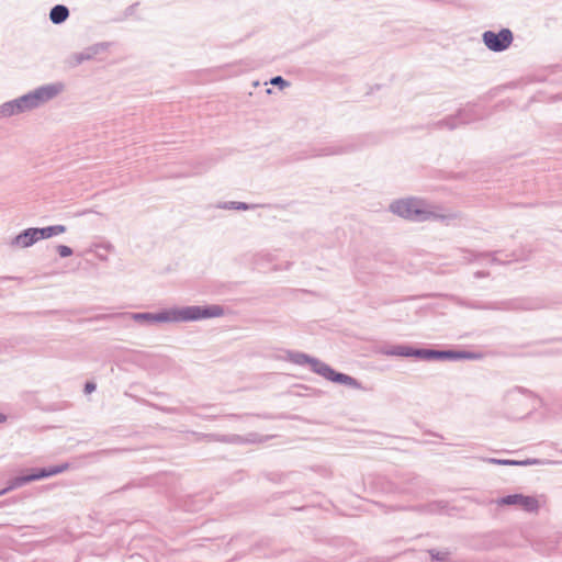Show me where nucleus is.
Segmentation results:
<instances>
[{"label":"nucleus","instance_id":"nucleus-23","mask_svg":"<svg viewBox=\"0 0 562 562\" xmlns=\"http://www.w3.org/2000/svg\"><path fill=\"white\" fill-rule=\"evenodd\" d=\"M428 554L430 555L431 562H452L451 554L449 551H439L437 549H429Z\"/></svg>","mask_w":562,"mask_h":562},{"label":"nucleus","instance_id":"nucleus-1","mask_svg":"<svg viewBox=\"0 0 562 562\" xmlns=\"http://www.w3.org/2000/svg\"><path fill=\"white\" fill-rule=\"evenodd\" d=\"M285 360L297 366H310L312 372L323 376L329 382L346 385L352 389H360L361 383L353 376L336 371L329 364L321 361L302 351L286 350Z\"/></svg>","mask_w":562,"mask_h":562},{"label":"nucleus","instance_id":"nucleus-10","mask_svg":"<svg viewBox=\"0 0 562 562\" xmlns=\"http://www.w3.org/2000/svg\"><path fill=\"white\" fill-rule=\"evenodd\" d=\"M381 353L390 357L415 358L428 361L429 348H419L409 344H397L383 347Z\"/></svg>","mask_w":562,"mask_h":562},{"label":"nucleus","instance_id":"nucleus-26","mask_svg":"<svg viewBox=\"0 0 562 562\" xmlns=\"http://www.w3.org/2000/svg\"><path fill=\"white\" fill-rule=\"evenodd\" d=\"M271 85L278 87L279 89H283L290 86V82L285 80L282 76H274L270 79Z\"/></svg>","mask_w":562,"mask_h":562},{"label":"nucleus","instance_id":"nucleus-24","mask_svg":"<svg viewBox=\"0 0 562 562\" xmlns=\"http://www.w3.org/2000/svg\"><path fill=\"white\" fill-rule=\"evenodd\" d=\"M548 463H551V461L543 460V459H537V458H527L525 460H514L513 459L512 465L529 467V465H542V464H548Z\"/></svg>","mask_w":562,"mask_h":562},{"label":"nucleus","instance_id":"nucleus-35","mask_svg":"<svg viewBox=\"0 0 562 562\" xmlns=\"http://www.w3.org/2000/svg\"><path fill=\"white\" fill-rule=\"evenodd\" d=\"M132 486H134V484H133V483H128V484L124 485V486L121 488V491L128 490V488H130V487H132Z\"/></svg>","mask_w":562,"mask_h":562},{"label":"nucleus","instance_id":"nucleus-7","mask_svg":"<svg viewBox=\"0 0 562 562\" xmlns=\"http://www.w3.org/2000/svg\"><path fill=\"white\" fill-rule=\"evenodd\" d=\"M224 313V307L217 304L175 307L176 322H195L221 317Z\"/></svg>","mask_w":562,"mask_h":562},{"label":"nucleus","instance_id":"nucleus-30","mask_svg":"<svg viewBox=\"0 0 562 562\" xmlns=\"http://www.w3.org/2000/svg\"><path fill=\"white\" fill-rule=\"evenodd\" d=\"M222 442H237L240 440V437L237 435H234L232 439H228V436L223 435L221 439H218Z\"/></svg>","mask_w":562,"mask_h":562},{"label":"nucleus","instance_id":"nucleus-4","mask_svg":"<svg viewBox=\"0 0 562 562\" xmlns=\"http://www.w3.org/2000/svg\"><path fill=\"white\" fill-rule=\"evenodd\" d=\"M65 89V85L60 81L41 86L16 99L14 102L19 113H24L40 108L41 105L52 101L59 95Z\"/></svg>","mask_w":562,"mask_h":562},{"label":"nucleus","instance_id":"nucleus-16","mask_svg":"<svg viewBox=\"0 0 562 562\" xmlns=\"http://www.w3.org/2000/svg\"><path fill=\"white\" fill-rule=\"evenodd\" d=\"M502 251H485V252H469L471 257L467 258L469 261H473L480 257H490L491 258V262L492 263H496V265H505V263H508L510 262V260L508 261H504V260H501L496 257L497 254H501ZM510 257H512V261H518V260H526L527 257H524L521 255H518L516 251L512 252L510 254Z\"/></svg>","mask_w":562,"mask_h":562},{"label":"nucleus","instance_id":"nucleus-34","mask_svg":"<svg viewBox=\"0 0 562 562\" xmlns=\"http://www.w3.org/2000/svg\"><path fill=\"white\" fill-rule=\"evenodd\" d=\"M7 418H8V417H7V415H5V414L0 413V424H1V423H4V422L7 420Z\"/></svg>","mask_w":562,"mask_h":562},{"label":"nucleus","instance_id":"nucleus-9","mask_svg":"<svg viewBox=\"0 0 562 562\" xmlns=\"http://www.w3.org/2000/svg\"><path fill=\"white\" fill-rule=\"evenodd\" d=\"M482 41L490 50L501 53L506 50L512 45L514 41V34L507 27H503L498 32L485 31L482 34Z\"/></svg>","mask_w":562,"mask_h":562},{"label":"nucleus","instance_id":"nucleus-18","mask_svg":"<svg viewBox=\"0 0 562 562\" xmlns=\"http://www.w3.org/2000/svg\"><path fill=\"white\" fill-rule=\"evenodd\" d=\"M427 127L430 130L447 128L449 131H454L459 127V123L456 117V114L453 113V114H450V115L443 117L442 120H439V121L428 124Z\"/></svg>","mask_w":562,"mask_h":562},{"label":"nucleus","instance_id":"nucleus-21","mask_svg":"<svg viewBox=\"0 0 562 562\" xmlns=\"http://www.w3.org/2000/svg\"><path fill=\"white\" fill-rule=\"evenodd\" d=\"M14 99L7 101L0 105V119L10 117L20 114L16 109Z\"/></svg>","mask_w":562,"mask_h":562},{"label":"nucleus","instance_id":"nucleus-5","mask_svg":"<svg viewBox=\"0 0 562 562\" xmlns=\"http://www.w3.org/2000/svg\"><path fill=\"white\" fill-rule=\"evenodd\" d=\"M366 145L363 136L350 137L324 147H311L296 159H306L312 157L348 155L360 150Z\"/></svg>","mask_w":562,"mask_h":562},{"label":"nucleus","instance_id":"nucleus-6","mask_svg":"<svg viewBox=\"0 0 562 562\" xmlns=\"http://www.w3.org/2000/svg\"><path fill=\"white\" fill-rule=\"evenodd\" d=\"M68 469H69V463H67V462L56 464V465L44 467V468L27 469L24 473L14 476L9 482V485L5 488L0 491V495H3L9 491L21 487L31 482L40 481L43 479H47V477L57 475L59 473L65 472Z\"/></svg>","mask_w":562,"mask_h":562},{"label":"nucleus","instance_id":"nucleus-25","mask_svg":"<svg viewBox=\"0 0 562 562\" xmlns=\"http://www.w3.org/2000/svg\"><path fill=\"white\" fill-rule=\"evenodd\" d=\"M448 506L447 502L443 501H435L431 503H428L424 506V510L430 514H437L441 513L443 509H446Z\"/></svg>","mask_w":562,"mask_h":562},{"label":"nucleus","instance_id":"nucleus-15","mask_svg":"<svg viewBox=\"0 0 562 562\" xmlns=\"http://www.w3.org/2000/svg\"><path fill=\"white\" fill-rule=\"evenodd\" d=\"M38 241L36 227H29L14 236L9 245L13 248H27Z\"/></svg>","mask_w":562,"mask_h":562},{"label":"nucleus","instance_id":"nucleus-14","mask_svg":"<svg viewBox=\"0 0 562 562\" xmlns=\"http://www.w3.org/2000/svg\"><path fill=\"white\" fill-rule=\"evenodd\" d=\"M454 114L459 126L468 125L485 119V115L479 112L475 103H468L465 106L459 108Z\"/></svg>","mask_w":562,"mask_h":562},{"label":"nucleus","instance_id":"nucleus-27","mask_svg":"<svg viewBox=\"0 0 562 562\" xmlns=\"http://www.w3.org/2000/svg\"><path fill=\"white\" fill-rule=\"evenodd\" d=\"M56 250L61 258L70 257L74 254L72 248L66 245H58Z\"/></svg>","mask_w":562,"mask_h":562},{"label":"nucleus","instance_id":"nucleus-2","mask_svg":"<svg viewBox=\"0 0 562 562\" xmlns=\"http://www.w3.org/2000/svg\"><path fill=\"white\" fill-rule=\"evenodd\" d=\"M468 306L474 310L521 313L548 308L550 304L542 297H513L496 302H472Z\"/></svg>","mask_w":562,"mask_h":562},{"label":"nucleus","instance_id":"nucleus-17","mask_svg":"<svg viewBox=\"0 0 562 562\" xmlns=\"http://www.w3.org/2000/svg\"><path fill=\"white\" fill-rule=\"evenodd\" d=\"M69 15L70 11L65 4H55L49 11V20L55 25L66 22Z\"/></svg>","mask_w":562,"mask_h":562},{"label":"nucleus","instance_id":"nucleus-12","mask_svg":"<svg viewBox=\"0 0 562 562\" xmlns=\"http://www.w3.org/2000/svg\"><path fill=\"white\" fill-rule=\"evenodd\" d=\"M501 506H518L527 513H537L539 502L535 496L524 495L521 493L508 494L497 501Z\"/></svg>","mask_w":562,"mask_h":562},{"label":"nucleus","instance_id":"nucleus-32","mask_svg":"<svg viewBox=\"0 0 562 562\" xmlns=\"http://www.w3.org/2000/svg\"><path fill=\"white\" fill-rule=\"evenodd\" d=\"M258 437H259L258 434H249V438H247L246 441L247 442L262 441L261 438L259 439Z\"/></svg>","mask_w":562,"mask_h":562},{"label":"nucleus","instance_id":"nucleus-19","mask_svg":"<svg viewBox=\"0 0 562 562\" xmlns=\"http://www.w3.org/2000/svg\"><path fill=\"white\" fill-rule=\"evenodd\" d=\"M38 240L48 239L67 231L65 225H50L46 227H36Z\"/></svg>","mask_w":562,"mask_h":562},{"label":"nucleus","instance_id":"nucleus-28","mask_svg":"<svg viewBox=\"0 0 562 562\" xmlns=\"http://www.w3.org/2000/svg\"><path fill=\"white\" fill-rule=\"evenodd\" d=\"M486 461L488 463L497 464V465H512V463H513V459L488 458Z\"/></svg>","mask_w":562,"mask_h":562},{"label":"nucleus","instance_id":"nucleus-20","mask_svg":"<svg viewBox=\"0 0 562 562\" xmlns=\"http://www.w3.org/2000/svg\"><path fill=\"white\" fill-rule=\"evenodd\" d=\"M519 394H522L526 396H533V393L530 390L525 389L522 386H515L505 393L504 401L507 404H510L516 401V395H519Z\"/></svg>","mask_w":562,"mask_h":562},{"label":"nucleus","instance_id":"nucleus-31","mask_svg":"<svg viewBox=\"0 0 562 562\" xmlns=\"http://www.w3.org/2000/svg\"><path fill=\"white\" fill-rule=\"evenodd\" d=\"M137 4H138V3H134V4H132V5H128V7L125 9V11H124V16H125V18H127V16L132 15V14L134 13L135 8H136V5H137Z\"/></svg>","mask_w":562,"mask_h":562},{"label":"nucleus","instance_id":"nucleus-3","mask_svg":"<svg viewBox=\"0 0 562 562\" xmlns=\"http://www.w3.org/2000/svg\"><path fill=\"white\" fill-rule=\"evenodd\" d=\"M390 211L412 222L443 220L445 216L431 211L425 201L416 198L401 199L390 204Z\"/></svg>","mask_w":562,"mask_h":562},{"label":"nucleus","instance_id":"nucleus-8","mask_svg":"<svg viewBox=\"0 0 562 562\" xmlns=\"http://www.w3.org/2000/svg\"><path fill=\"white\" fill-rule=\"evenodd\" d=\"M123 318V319H133L134 322L140 325H153L156 323H170L176 322L175 317V307L172 308H164L157 313L151 312H137V313H117L111 315H103L102 318Z\"/></svg>","mask_w":562,"mask_h":562},{"label":"nucleus","instance_id":"nucleus-22","mask_svg":"<svg viewBox=\"0 0 562 562\" xmlns=\"http://www.w3.org/2000/svg\"><path fill=\"white\" fill-rule=\"evenodd\" d=\"M218 207L220 209H225V210L247 211V210L255 209L256 205L255 204H248L246 202L229 201V202H224V203L220 204Z\"/></svg>","mask_w":562,"mask_h":562},{"label":"nucleus","instance_id":"nucleus-13","mask_svg":"<svg viewBox=\"0 0 562 562\" xmlns=\"http://www.w3.org/2000/svg\"><path fill=\"white\" fill-rule=\"evenodd\" d=\"M110 42H100L86 47L82 52L74 53L69 57V64L72 67L81 65L83 61L92 60L97 55L106 52L111 47Z\"/></svg>","mask_w":562,"mask_h":562},{"label":"nucleus","instance_id":"nucleus-11","mask_svg":"<svg viewBox=\"0 0 562 562\" xmlns=\"http://www.w3.org/2000/svg\"><path fill=\"white\" fill-rule=\"evenodd\" d=\"M479 352L456 349H435L429 348L428 361H458L481 359Z\"/></svg>","mask_w":562,"mask_h":562},{"label":"nucleus","instance_id":"nucleus-29","mask_svg":"<svg viewBox=\"0 0 562 562\" xmlns=\"http://www.w3.org/2000/svg\"><path fill=\"white\" fill-rule=\"evenodd\" d=\"M97 389V384L93 381H87L83 386V392L86 394H91Z\"/></svg>","mask_w":562,"mask_h":562},{"label":"nucleus","instance_id":"nucleus-33","mask_svg":"<svg viewBox=\"0 0 562 562\" xmlns=\"http://www.w3.org/2000/svg\"><path fill=\"white\" fill-rule=\"evenodd\" d=\"M488 276H490V272H488V271H483V270H481V271H476V272L474 273V277H475V278H477V279L486 278V277H488Z\"/></svg>","mask_w":562,"mask_h":562}]
</instances>
